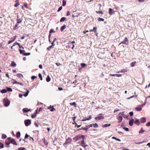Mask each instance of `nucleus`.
<instances>
[{
	"label": "nucleus",
	"mask_w": 150,
	"mask_h": 150,
	"mask_svg": "<svg viewBox=\"0 0 150 150\" xmlns=\"http://www.w3.org/2000/svg\"><path fill=\"white\" fill-rule=\"evenodd\" d=\"M4 103L5 106L7 107L9 105L10 101L7 98H5L4 100Z\"/></svg>",
	"instance_id": "obj_1"
},
{
	"label": "nucleus",
	"mask_w": 150,
	"mask_h": 150,
	"mask_svg": "<svg viewBox=\"0 0 150 150\" xmlns=\"http://www.w3.org/2000/svg\"><path fill=\"white\" fill-rule=\"evenodd\" d=\"M121 44H123L125 45H127L129 44V40L127 39V38L126 37L125 38L124 40L123 41L120 42L119 44V45Z\"/></svg>",
	"instance_id": "obj_2"
},
{
	"label": "nucleus",
	"mask_w": 150,
	"mask_h": 150,
	"mask_svg": "<svg viewBox=\"0 0 150 150\" xmlns=\"http://www.w3.org/2000/svg\"><path fill=\"white\" fill-rule=\"evenodd\" d=\"M103 115L102 114H100L99 115V116L98 117H95V119L96 120H98L101 119H103L104 117L103 116Z\"/></svg>",
	"instance_id": "obj_3"
},
{
	"label": "nucleus",
	"mask_w": 150,
	"mask_h": 150,
	"mask_svg": "<svg viewBox=\"0 0 150 150\" xmlns=\"http://www.w3.org/2000/svg\"><path fill=\"white\" fill-rule=\"evenodd\" d=\"M24 123L25 125L26 126H28L31 124V120L29 119L25 120L24 121Z\"/></svg>",
	"instance_id": "obj_4"
},
{
	"label": "nucleus",
	"mask_w": 150,
	"mask_h": 150,
	"mask_svg": "<svg viewBox=\"0 0 150 150\" xmlns=\"http://www.w3.org/2000/svg\"><path fill=\"white\" fill-rule=\"evenodd\" d=\"M72 139L71 138L69 137L67 139H66V140L65 143L64 144V145H66L70 143Z\"/></svg>",
	"instance_id": "obj_5"
},
{
	"label": "nucleus",
	"mask_w": 150,
	"mask_h": 150,
	"mask_svg": "<svg viewBox=\"0 0 150 150\" xmlns=\"http://www.w3.org/2000/svg\"><path fill=\"white\" fill-rule=\"evenodd\" d=\"M11 139L10 138H8L6 141V144L7 145L6 146L7 147H10L9 144H10V143H9L8 141H10Z\"/></svg>",
	"instance_id": "obj_6"
},
{
	"label": "nucleus",
	"mask_w": 150,
	"mask_h": 150,
	"mask_svg": "<svg viewBox=\"0 0 150 150\" xmlns=\"http://www.w3.org/2000/svg\"><path fill=\"white\" fill-rule=\"evenodd\" d=\"M109 13L110 15H112L114 13V11L112 9L110 8L109 9Z\"/></svg>",
	"instance_id": "obj_7"
},
{
	"label": "nucleus",
	"mask_w": 150,
	"mask_h": 150,
	"mask_svg": "<svg viewBox=\"0 0 150 150\" xmlns=\"http://www.w3.org/2000/svg\"><path fill=\"white\" fill-rule=\"evenodd\" d=\"M134 122V120L133 119H132L129 121V125L130 126H132Z\"/></svg>",
	"instance_id": "obj_8"
},
{
	"label": "nucleus",
	"mask_w": 150,
	"mask_h": 150,
	"mask_svg": "<svg viewBox=\"0 0 150 150\" xmlns=\"http://www.w3.org/2000/svg\"><path fill=\"white\" fill-rule=\"evenodd\" d=\"M11 141V143L13 144L14 145H17V143H16V141L14 139H12Z\"/></svg>",
	"instance_id": "obj_9"
},
{
	"label": "nucleus",
	"mask_w": 150,
	"mask_h": 150,
	"mask_svg": "<svg viewBox=\"0 0 150 150\" xmlns=\"http://www.w3.org/2000/svg\"><path fill=\"white\" fill-rule=\"evenodd\" d=\"M117 119L119 120L118 122H120L122 120V117L121 116H119L117 117Z\"/></svg>",
	"instance_id": "obj_10"
},
{
	"label": "nucleus",
	"mask_w": 150,
	"mask_h": 150,
	"mask_svg": "<svg viewBox=\"0 0 150 150\" xmlns=\"http://www.w3.org/2000/svg\"><path fill=\"white\" fill-rule=\"evenodd\" d=\"M15 2H16V4H15L14 6L15 7H17L20 4L19 3L18 0H16Z\"/></svg>",
	"instance_id": "obj_11"
},
{
	"label": "nucleus",
	"mask_w": 150,
	"mask_h": 150,
	"mask_svg": "<svg viewBox=\"0 0 150 150\" xmlns=\"http://www.w3.org/2000/svg\"><path fill=\"white\" fill-rule=\"evenodd\" d=\"M66 28V25H63L62 26L60 30L61 31H63Z\"/></svg>",
	"instance_id": "obj_12"
},
{
	"label": "nucleus",
	"mask_w": 150,
	"mask_h": 150,
	"mask_svg": "<svg viewBox=\"0 0 150 150\" xmlns=\"http://www.w3.org/2000/svg\"><path fill=\"white\" fill-rule=\"evenodd\" d=\"M134 123L137 125H139L140 124L139 120L138 119H137L136 120V121L134 122Z\"/></svg>",
	"instance_id": "obj_13"
},
{
	"label": "nucleus",
	"mask_w": 150,
	"mask_h": 150,
	"mask_svg": "<svg viewBox=\"0 0 150 150\" xmlns=\"http://www.w3.org/2000/svg\"><path fill=\"white\" fill-rule=\"evenodd\" d=\"M23 112H27L28 111H30V109H28L27 108H24L23 109Z\"/></svg>",
	"instance_id": "obj_14"
},
{
	"label": "nucleus",
	"mask_w": 150,
	"mask_h": 150,
	"mask_svg": "<svg viewBox=\"0 0 150 150\" xmlns=\"http://www.w3.org/2000/svg\"><path fill=\"white\" fill-rule=\"evenodd\" d=\"M146 122V118L144 117H143L142 119L141 122L142 123H144Z\"/></svg>",
	"instance_id": "obj_15"
},
{
	"label": "nucleus",
	"mask_w": 150,
	"mask_h": 150,
	"mask_svg": "<svg viewBox=\"0 0 150 150\" xmlns=\"http://www.w3.org/2000/svg\"><path fill=\"white\" fill-rule=\"evenodd\" d=\"M84 139V136L83 135H80L79 136V139Z\"/></svg>",
	"instance_id": "obj_16"
},
{
	"label": "nucleus",
	"mask_w": 150,
	"mask_h": 150,
	"mask_svg": "<svg viewBox=\"0 0 150 150\" xmlns=\"http://www.w3.org/2000/svg\"><path fill=\"white\" fill-rule=\"evenodd\" d=\"M128 71V69H122L121 70V71L120 72H123V73H125L127 72Z\"/></svg>",
	"instance_id": "obj_17"
},
{
	"label": "nucleus",
	"mask_w": 150,
	"mask_h": 150,
	"mask_svg": "<svg viewBox=\"0 0 150 150\" xmlns=\"http://www.w3.org/2000/svg\"><path fill=\"white\" fill-rule=\"evenodd\" d=\"M21 136V133L20 132H18L16 134V137L18 138L20 137Z\"/></svg>",
	"instance_id": "obj_18"
},
{
	"label": "nucleus",
	"mask_w": 150,
	"mask_h": 150,
	"mask_svg": "<svg viewBox=\"0 0 150 150\" xmlns=\"http://www.w3.org/2000/svg\"><path fill=\"white\" fill-rule=\"evenodd\" d=\"M2 93H6L7 92V91L6 89H3L2 90L0 91Z\"/></svg>",
	"instance_id": "obj_19"
},
{
	"label": "nucleus",
	"mask_w": 150,
	"mask_h": 150,
	"mask_svg": "<svg viewBox=\"0 0 150 150\" xmlns=\"http://www.w3.org/2000/svg\"><path fill=\"white\" fill-rule=\"evenodd\" d=\"M74 140H75V142L79 140V136H76L73 138Z\"/></svg>",
	"instance_id": "obj_20"
},
{
	"label": "nucleus",
	"mask_w": 150,
	"mask_h": 150,
	"mask_svg": "<svg viewBox=\"0 0 150 150\" xmlns=\"http://www.w3.org/2000/svg\"><path fill=\"white\" fill-rule=\"evenodd\" d=\"M136 61H134L132 62L131 64V66L132 67H134L135 65V64L136 63Z\"/></svg>",
	"instance_id": "obj_21"
},
{
	"label": "nucleus",
	"mask_w": 150,
	"mask_h": 150,
	"mask_svg": "<svg viewBox=\"0 0 150 150\" xmlns=\"http://www.w3.org/2000/svg\"><path fill=\"white\" fill-rule=\"evenodd\" d=\"M6 90H7V91H10V92H12V89L11 88L6 87Z\"/></svg>",
	"instance_id": "obj_22"
},
{
	"label": "nucleus",
	"mask_w": 150,
	"mask_h": 150,
	"mask_svg": "<svg viewBox=\"0 0 150 150\" xmlns=\"http://www.w3.org/2000/svg\"><path fill=\"white\" fill-rule=\"evenodd\" d=\"M19 50L20 54H23H23L25 53V51L23 50H22L20 49H19Z\"/></svg>",
	"instance_id": "obj_23"
},
{
	"label": "nucleus",
	"mask_w": 150,
	"mask_h": 150,
	"mask_svg": "<svg viewBox=\"0 0 150 150\" xmlns=\"http://www.w3.org/2000/svg\"><path fill=\"white\" fill-rule=\"evenodd\" d=\"M16 76L17 77H18L19 78H21V76L23 77V75L21 74H18L16 75Z\"/></svg>",
	"instance_id": "obj_24"
},
{
	"label": "nucleus",
	"mask_w": 150,
	"mask_h": 150,
	"mask_svg": "<svg viewBox=\"0 0 150 150\" xmlns=\"http://www.w3.org/2000/svg\"><path fill=\"white\" fill-rule=\"evenodd\" d=\"M79 130H82V129H83V130H85L86 131H87V130H88V128H85V127H82L81 128H80V129H79Z\"/></svg>",
	"instance_id": "obj_25"
},
{
	"label": "nucleus",
	"mask_w": 150,
	"mask_h": 150,
	"mask_svg": "<svg viewBox=\"0 0 150 150\" xmlns=\"http://www.w3.org/2000/svg\"><path fill=\"white\" fill-rule=\"evenodd\" d=\"M110 126V124H105L104 125H102V127H109V126Z\"/></svg>",
	"instance_id": "obj_26"
},
{
	"label": "nucleus",
	"mask_w": 150,
	"mask_h": 150,
	"mask_svg": "<svg viewBox=\"0 0 150 150\" xmlns=\"http://www.w3.org/2000/svg\"><path fill=\"white\" fill-rule=\"evenodd\" d=\"M80 65L82 68L84 67L87 66L86 64L84 63H81L80 64Z\"/></svg>",
	"instance_id": "obj_27"
},
{
	"label": "nucleus",
	"mask_w": 150,
	"mask_h": 150,
	"mask_svg": "<svg viewBox=\"0 0 150 150\" xmlns=\"http://www.w3.org/2000/svg\"><path fill=\"white\" fill-rule=\"evenodd\" d=\"M11 66L12 67H15L16 66V64L14 62H12L11 63Z\"/></svg>",
	"instance_id": "obj_28"
},
{
	"label": "nucleus",
	"mask_w": 150,
	"mask_h": 150,
	"mask_svg": "<svg viewBox=\"0 0 150 150\" xmlns=\"http://www.w3.org/2000/svg\"><path fill=\"white\" fill-rule=\"evenodd\" d=\"M66 18L64 17H63L62 18L60 21V22H62L64 21L65 20Z\"/></svg>",
	"instance_id": "obj_29"
},
{
	"label": "nucleus",
	"mask_w": 150,
	"mask_h": 150,
	"mask_svg": "<svg viewBox=\"0 0 150 150\" xmlns=\"http://www.w3.org/2000/svg\"><path fill=\"white\" fill-rule=\"evenodd\" d=\"M51 80L50 78L49 77V76H48L47 77L46 79V80L47 82H49Z\"/></svg>",
	"instance_id": "obj_30"
},
{
	"label": "nucleus",
	"mask_w": 150,
	"mask_h": 150,
	"mask_svg": "<svg viewBox=\"0 0 150 150\" xmlns=\"http://www.w3.org/2000/svg\"><path fill=\"white\" fill-rule=\"evenodd\" d=\"M142 108L141 107H137L136 108V110L137 111H141L142 110Z\"/></svg>",
	"instance_id": "obj_31"
},
{
	"label": "nucleus",
	"mask_w": 150,
	"mask_h": 150,
	"mask_svg": "<svg viewBox=\"0 0 150 150\" xmlns=\"http://www.w3.org/2000/svg\"><path fill=\"white\" fill-rule=\"evenodd\" d=\"M73 123V124H75V126L77 127L78 128L80 127L81 125H78L75 122H74Z\"/></svg>",
	"instance_id": "obj_32"
},
{
	"label": "nucleus",
	"mask_w": 150,
	"mask_h": 150,
	"mask_svg": "<svg viewBox=\"0 0 150 150\" xmlns=\"http://www.w3.org/2000/svg\"><path fill=\"white\" fill-rule=\"evenodd\" d=\"M22 19L21 18L17 19V23H20L22 22Z\"/></svg>",
	"instance_id": "obj_33"
},
{
	"label": "nucleus",
	"mask_w": 150,
	"mask_h": 150,
	"mask_svg": "<svg viewBox=\"0 0 150 150\" xmlns=\"http://www.w3.org/2000/svg\"><path fill=\"white\" fill-rule=\"evenodd\" d=\"M7 137L6 135L4 134H2L1 138L2 139H5Z\"/></svg>",
	"instance_id": "obj_34"
},
{
	"label": "nucleus",
	"mask_w": 150,
	"mask_h": 150,
	"mask_svg": "<svg viewBox=\"0 0 150 150\" xmlns=\"http://www.w3.org/2000/svg\"><path fill=\"white\" fill-rule=\"evenodd\" d=\"M97 28L96 27H94L92 29L93 30V32H94L95 33H96L97 31Z\"/></svg>",
	"instance_id": "obj_35"
},
{
	"label": "nucleus",
	"mask_w": 150,
	"mask_h": 150,
	"mask_svg": "<svg viewBox=\"0 0 150 150\" xmlns=\"http://www.w3.org/2000/svg\"><path fill=\"white\" fill-rule=\"evenodd\" d=\"M85 144L84 141V139H83L82 140L81 142V145L82 146H83V145Z\"/></svg>",
	"instance_id": "obj_36"
},
{
	"label": "nucleus",
	"mask_w": 150,
	"mask_h": 150,
	"mask_svg": "<svg viewBox=\"0 0 150 150\" xmlns=\"http://www.w3.org/2000/svg\"><path fill=\"white\" fill-rule=\"evenodd\" d=\"M112 138L113 139H115L117 141H121V140L120 139H118V138H117L116 137H112Z\"/></svg>",
	"instance_id": "obj_37"
},
{
	"label": "nucleus",
	"mask_w": 150,
	"mask_h": 150,
	"mask_svg": "<svg viewBox=\"0 0 150 150\" xmlns=\"http://www.w3.org/2000/svg\"><path fill=\"white\" fill-rule=\"evenodd\" d=\"M66 1L65 0H63L62 1V6H64L66 5Z\"/></svg>",
	"instance_id": "obj_38"
},
{
	"label": "nucleus",
	"mask_w": 150,
	"mask_h": 150,
	"mask_svg": "<svg viewBox=\"0 0 150 150\" xmlns=\"http://www.w3.org/2000/svg\"><path fill=\"white\" fill-rule=\"evenodd\" d=\"M104 19H103V18H100V17H99L98 18V21H104Z\"/></svg>",
	"instance_id": "obj_39"
},
{
	"label": "nucleus",
	"mask_w": 150,
	"mask_h": 150,
	"mask_svg": "<svg viewBox=\"0 0 150 150\" xmlns=\"http://www.w3.org/2000/svg\"><path fill=\"white\" fill-rule=\"evenodd\" d=\"M30 53H29V52H28V53H25L24 54H23V55L24 56H28V55H30Z\"/></svg>",
	"instance_id": "obj_40"
},
{
	"label": "nucleus",
	"mask_w": 150,
	"mask_h": 150,
	"mask_svg": "<svg viewBox=\"0 0 150 150\" xmlns=\"http://www.w3.org/2000/svg\"><path fill=\"white\" fill-rule=\"evenodd\" d=\"M18 23H17L15 25V28H13V30H15L16 28H18Z\"/></svg>",
	"instance_id": "obj_41"
},
{
	"label": "nucleus",
	"mask_w": 150,
	"mask_h": 150,
	"mask_svg": "<svg viewBox=\"0 0 150 150\" xmlns=\"http://www.w3.org/2000/svg\"><path fill=\"white\" fill-rule=\"evenodd\" d=\"M93 126L95 128L97 127H98V125L97 123H95L93 124Z\"/></svg>",
	"instance_id": "obj_42"
},
{
	"label": "nucleus",
	"mask_w": 150,
	"mask_h": 150,
	"mask_svg": "<svg viewBox=\"0 0 150 150\" xmlns=\"http://www.w3.org/2000/svg\"><path fill=\"white\" fill-rule=\"evenodd\" d=\"M36 114L34 113V115H31L32 118H33L36 117Z\"/></svg>",
	"instance_id": "obj_43"
},
{
	"label": "nucleus",
	"mask_w": 150,
	"mask_h": 150,
	"mask_svg": "<svg viewBox=\"0 0 150 150\" xmlns=\"http://www.w3.org/2000/svg\"><path fill=\"white\" fill-rule=\"evenodd\" d=\"M93 126V124H91L89 125H87L86 126V127H87V128H88V129L89 128L91 127H92Z\"/></svg>",
	"instance_id": "obj_44"
},
{
	"label": "nucleus",
	"mask_w": 150,
	"mask_h": 150,
	"mask_svg": "<svg viewBox=\"0 0 150 150\" xmlns=\"http://www.w3.org/2000/svg\"><path fill=\"white\" fill-rule=\"evenodd\" d=\"M55 110V109L53 107V106L52 108L50 109V110L52 112Z\"/></svg>",
	"instance_id": "obj_45"
},
{
	"label": "nucleus",
	"mask_w": 150,
	"mask_h": 150,
	"mask_svg": "<svg viewBox=\"0 0 150 150\" xmlns=\"http://www.w3.org/2000/svg\"><path fill=\"white\" fill-rule=\"evenodd\" d=\"M18 150H26L24 147H21L18 148Z\"/></svg>",
	"instance_id": "obj_46"
},
{
	"label": "nucleus",
	"mask_w": 150,
	"mask_h": 150,
	"mask_svg": "<svg viewBox=\"0 0 150 150\" xmlns=\"http://www.w3.org/2000/svg\"><path fill=\"white\" fill-rule=\"evenodd\" d=\"M123 129L127 131H128L129 130V129L127 127H123Z\"/></svg>",
	"instance_id": "obj_47"
},
{
	"label": "nucleus",
	"mask_w": 150,
	"mask_h": 150,
	"mask_svg": "<svg viewBox=\"0 0 150 150\" xmlns=\"http://www.w3.org/2000/svg\"><path fill=\"white\" fill-rule=\"evenodd\" d=\"M70 104L71 105H74V106L76 105V103L75 102H74L72 103H70Z\"/></svg>",
	"instance_id": "obj_48"
},
{
	"label": "nucleus",
	"mask_w": 150,
	"mask_h": 150,
	"mask_svg": "<svg viewBox=\"0 0 150 150\" xmlns=\"http://www.w3.org/2000/svg\"><path fill=\"white\" fill-rule=\"evenodd\" d=\"M54 32V30L53 29H51L49 33L50 34H51L52 33Z\"/></svg>",
	"instance_id": "obj_49"
},
{
	"label": "nucleus",
	"mask_w": 150,
	"mask_h": 150,
	"mask_svg": "<svg viewBox=\"0 0 150 150\" xmlns=\"http://www.w3.org/2000/svg\"><path fill=\"white\" fill-rule=\"evenodd\" d=\"M4 147V145L1 143H0V149Z\"/></svg>",
	"instance_id": "obj_50"
},
{
	"label": "nucleus",
	"mask_w": 150,
	"mask_h": 150,
	"mask_svg": "<svg viewBox=\"0 0 150 150\" xmlns=\"http://www.w3.org/2000/svg\"><path fill=\"white\" fill-rule=\"evenodd\" d=\"M145 131L142 129V128L139 131V133H141L142 132H143Z\"/></svg>",
	"instance_id": "obj_51"
},
{
	"label": "nucleus",
	"mask_w": 150,
	"mask_h": 150,
	"mask_svg": "<svg viewBox=\"0 0 150 150\" xmlns=\"http://www.w3.org/2000/svg\"><path fill=\"white\" fill-rule=\"evenodd\" d=\"M37 78V77L34 76H32L31 77V79L32 80H34L35 78Z\"/></svg>",
	"instance_id": "obj_52"
},
{
	"label": "nucleus",
	"mask_w": 150,
	"mask_h": 150,
	"mask_svg": "<svg viewBox=\"0 0 150 150\" xmlns=\"http://www.w3.org/2000/svg\"><path fill=\"white\" fill-rule=\"evenodd\" d=\"M145 142L143 141V142H136V143H135V144H142Z\"/></svg>",
	"instance_id": "obj_53"
},
{
	"label": "nucleus",
	"mask_w": 150,
	"mask_h": 150,
	"mask_svg": "<svg viewBox=\"0 0 150 150\" xmlns=\"http://www.w3.org/2000/svg\"><path fill=\"white\" fill-rule=\"evenodd\" d=\"M52 47L51 46H50L48 47L47 48V49L48 50H50V49L52 48Z\"/></svg>",
	"instance_id": "obj_54"
},
{
	"label": "nucleus",
	"mask_w": 150,
	"mask_h": 150,
	"mask_svg": "<svg viewBox=\"0 0 150 150\" xmlns=\"http://www.w3.org/2000/svg\"><path fill=\"white\" fill-rule=\"evenodd\" d=\"M96 12L97 13H100L102 14H103V12L102 11H100L99 12H98V11H96Z\"/></svg>",
	"instance_id": "obj_55"
},
{
	"label": "nucleus",
	"mask_w": 150,
	"mask_h": 150,
	"mask_svg": "<svg viewBox=\"0 0 150 150\" xmlns=\"http://www.w3.org/2000/svg\"><path fill=\"white\" fill-rule=\"evenodd\" d=\"M129 114L131 116H132L133 115V112H129Z\"/></svg>",
	"instance_id": "obj_56"
},
{
	"label": "nucleus",
	"mask_w": 150,
	"mask_h": 150,
	"mask_svg": "<svg viewBox=\"0 0 150 150\" xmlns=\"http://www.w3.org/2000/svg\"><path fill=\"white\" fill-rule=\"evenodd\" d=\"M62 6H61L59 8H58V11H58V12H59V11H60L62 9Z\"/></svg>",
	"instance_id": "obj_57"
},
{
	"label": "nucleus",
	"mask_w": 150,
	"mask_h": 150,
	"mask_svg": "<svg viewBox=\"0 0 150 150\" xmlns=\"http://www.w3.org/2000/svg\"><path fill=\"white\" fill-rule=\"evenodd\" d=\"M146 125L147 126H150V121L148 122L146 124Z\"/></svg>",
	"instance_id": "obj_58"
},
{
	"label": "nucleus",
	"mask_w": 150,
	"mask_h": 150,
	"mask_svg": "<svg viewBox=\"0 0 150 150\" xmlns=\"http://www.w3.org/2000/svg\"><path fill=\"white\" fill-rule=\"evenodd\" d=\"M29 137V136L27 134H26L25 135V139H27V138L28 137Z\"/></svg>",
	"instance_id": "obj_59"
},
{
	"label": "nucleus",
	"mask_w": 150,
	"mask_h": 150,
	"mask_svg": "<svg viewBox=\"0 0 150 150\" xmlns=\"http://www.w3.org/2000/svg\"><path fill=\"white\" fill-rule=\"evenodd\" d=\"M92 118V116L91 115H90L89 116V117L88 118H86V120H89Z\"/></svg>",
	"instance_id": "obj_60"
},
{
	"label": "nucleus",
	"mask_w": 150,
	"mask_h": 150,
	"mask_svg": "<svg viewBox=\"0 0 150 150\" xmlns=\"http://www.w3.org/2000/svg\"><path fill=\"white\" fill-rule=\"evenodd\" d=\"M76 117H77L76 116H75V117H72V119H73V121L74 122H74H75V119L76 118Z\"/></svg>",
	"instance_id": "obj_61"
},
{
	"label": "nucleus",
	"mask_w": 150,
	"mask_h": 150,
	"mask_svg": "<svg viewBox=\"0 0 150 150\" xmlns=\"http://www.w3.org/2000/svg\"><path fill=\"white\" fill-rule=\"evenodd\" d=\"M13 81H14L13 83V84H14V83L17 84L18 82H17L16 81V80H14V79H13Z\"/></svg>",
	"instance_id": "obj_62"
},
{
	"label": "nucleus",
	"mask_w": 150,
	"mask_h": 150,
	"mask_svg": "<svg viewBox=\"0 0 150 150\" xmlns=\"http://www.w3.org/2000/svg\"><path fill=\"white\" fill-rule=\"evenodd\" d=\"M123 116L124 118H127V116L126 115L123 114Z\"/></svg>",
	"instance_id": "obj_63"
},
{
	"label": "nucleus",
	"mask_w": 150,
	"mask_h": 150,
	"mask_svg": "<svg viewBox=\"0 0 150 150\" xmlns=\"http://www.w3.org/2000/svg\"><path fill=\"white\" fill-rule=\"evenodd\" d=\"M39 67L40 69H42V66L41 64H40L39 66Z\"/></svg>",
	"instance_id": "obj_64"
}]
</instances>
